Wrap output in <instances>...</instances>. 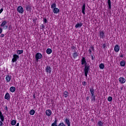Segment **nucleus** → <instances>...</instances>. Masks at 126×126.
Listing matches in <instances>:
<instances>
[{
  "mask_svg": "<svg viewBox=\"0 0 126 126\" xmlns=\"http://www.w3.org/2000/svg\"><path fill=\"white\" fill-rule=\"evenodd\" d=\"M90 93L91 94V101L92 102H95L96 101V97L95 96V91L94 90V88L92 87L90 89Z\"/></svg>",
  "mask_w": 126,
  "mask_h": 126,
  "instance_id": "f257e3e1",
  "label": "nucleus"
},
{
  "mask_svg": "<svg viewBox=\"0 0 126 126\" xmlns=\"http://www.w3.org/2000/svg\"><path fill=\"white\" fill-rule=\"evenodd\" d=\"M81 64L83 65V64H85V68L88 67V68H90V66L89 65H87V62H86V60L85 59V58L82 57L81 60Z\"/></svg>",
  "mask_w": 126,
  "mask_h": 126,
  "instance_id": "f03ea898",
  "label": "nucleus"
},
{
  "mask_svg": "<svg viewBox=\"0 0 126 126\" xmlns=\"http://www.w3.org/2000/svg\"><path fill=\"white\" fill-rule=\"evenodd\" d=\"M42 57L43 56L42 55V54L40 53H37L35 54L36 62H39V60H41V59H42Z\"/></svg>",
  "mask_w": 126,
  "mask_h": 126,
  "instance_id": "7ed1b4c3",
  "label": "nucleus"
},
{
  "mask_svg": "<svg viewBox=\"0 0 126 126\" xmlns=\"http://www.w3.org/2000/svg\"><path fill=\"white\" fill-rule=\"evenodd\" d=\"M17 10L19 13H21V14L24 12V9L21 6H18Z\"/></svg>",
  "mask_w": 126,
  "mask_h": 126,
  "instance_id": "20e7f679",
  "label": "nucleus"
},
{
  "mask_svg": "<svg viewBox=\"0 0 126 126\" xmlns=\"http://www.w3.org/2000/svg\"><path fill=\"white\" fill-rule=\"evenodd\" d=\"M13 59L12 60V63H16V62H17V60L19 59V56L16 55V54H14L13 56Z\"/></svg>",
  "mask_w": 126,
  "mask_h": 126,
  "instance_id": "39448f33",
  "label": "nucleus"
},
{
  "mask_svg": "<svg viewBox=\"0 0 126 126\" xmlns=\"http://www.w3.org/2000/svg\"><path fill=\"white\" fill-rule=\"evenodd\" d=\"M45 70H46V73L51 74V72H52V67H50L49 66H47L45 67Z\"/></svg>",
  "mask_w": 126,
  "mask_h": 126,
  "instance_id": "423d86ee",
  "label": "nucleus"
},
{
  "mask_svg": "<svg viewBox=\"0 0 126 126\" xmlns=\"http://www.w3.org/2000/svg\"><path fill=\"white\" fill-rule=\"evenodd\" d=\"M84 70L85 76H86V77H87V75L88 73H89V70H90V68H88V67L84 68Z\"/></svg>",
  "mask_w": 126,
  "mask_h": 126,
  "instance_id": "0eeeda50",
  "label": "nucleus"
},
{
  "mask_svg": "<svg viewBox=\"0 0 126 126\" xmlns=\"http://www.w3.org/2000/svg\"><path fill=\"white\" fill-rule=\"evenodd\" d=\"M46 115L47 116V117H50V116L52 115V110L50 109H47L46 110Z\"/></svg>",
  "mask_w": 126,
  "mask_h": 126,
  "instance_id": "6e6552de",
  "label": "nucleus"
},
{
  "mask_svg": "<svg viewBox=\"0 0 126 126\" xmlns=\"http://www.w3.org/2000/svg\"><path fill=\"white\" fill-rule=\"evenodd\" d=\"M99 37L101 39H104L105 38V32L103 31L99 32Z\"/></svg>",
  "mask_w": 126,
  "mask_h": 126,
  "instance_id": "1a4fd4ad",
  "label": "nucleus"
},
{
  "mask_svg": "<svg viewBox=\"0 0 126 126\" xmlns=\"http://www.w3.org/2000/svg\"><path fill=\"white\" fill-rule=\"evenodd\" d=\"M119 82H120V83H122V84H124V83H125L126 82V79H125V78L124 77H120L119 79Z\"/></svg>",
  "mask_w": 126,
  "mask_h": 126,
  "instance_id": "9d476101",
  "label": "nucleus"
},
{
  "mask_svg": "<svg viewBox=\"0 0 126 126\" xmlns=\"http://www.w3.org/2000/svg\"><path fill=\"white\" fill-rule=\"evenodd\" d=\"M114 51L116 53H118L120 51V46L119 45H116L114 47Z\"/></svg>",
  "mask_w": 126,
  "mask_h": 126,
  "instance_id": "9b49d317",
  "label": "nucleus"
},
{
  "mask_svg": "<svg viewBox=\"0 0 126 126\" xmlns=\"http://www.w3.org/2000/svg\"><path fill=\"white\" fill-rule=\"evenodd\" d=\"M65 124L67 125V126H70V121L69 120V119L68 118H66L65 119Z\"/></svg>",
  "mask_w": 126,
  "mask_h": 126,
  "instance_id": "f8f14e48",
  "label": "nucleus"
},
{
  "mask_svg": "<svg viewBox=\"0 0 126 126\" xmlns=\"http://www.w3.org/2000/svg\"><path fill=\"white\" fill-rule=\"evenodd\" d=\"M5 79L7 82H9V81L11 80V76L9 75H7L6 77H5Z\"/></svg>",
  "mask_w": 126,
  "mask_h": 126,
  "instance_id": "ddd939ff",
  "label": "nucleus"
},
{
  "mask_svg": "<svg viewBox=\"0 0 126 126\" xmlns=\"http://www.w3.org/2000/svg\"><path fill=\"white\" fill-rule=\"evenodd\" d=\"M0 119L1 122L4 121V116H3V115L2 114V112H1L0 111Z\"/></svg>",
  "mask_w": 126,
  "mask_h": 126,
  "instance_id": "4468645a",
  "label": "nucleus"
},
{
  "mask_svg": "<svg viewBox=\"0 0 126 126\" xmlns=\"http://www.w3.org/2000/svg\"><path fill=\"white\" fill-rule=\"evenodd\" d=\"M85 3H84L82 7V12L83 14L85 15Z\"/></svg>",
  "mask_w": 126,
  "mask_h": 126,
  "instance_id": "2eb2a0df",
  "label": "nucleus"
},
{
  "mask_svg": "<svg viewBox=\"0 0 126 126\" xmlns=\"http://www.w3.org/2000/svg\"><path fill=\"white\" fill-rule=\"evenodd\" d=\"M74 53L72 54V57L74 58V59H75V58H77L78 57V54H77V52H76V50H74Z\"/></svg>",
  "mask_w": 126,
  "mask_h": 126,
  "instance_id": "dca6fc26",
  "label": "nucleus"
},
{
  "mask_svg": "<svg viewBox=\"0 0 126 126\" xmlns=\"http://www.w3.org/2000/svg\"><path fill=\"white\" fill-rule=\"evenodd\" d=\"M26 10L27 11H31V6L30 5H26Z\"/></svg>",
  "mask_w": 126,
  "mask_h": 126,
  "instance_id": "f3484780",
  "label": "nucleus"
},
{
  "mask_svg": "<svg viewBox=\"0 0 126 126\" xmlns=\"http://www.w3.org/2000/svg\"><path fill=\"white\" fill-rule=\"evenodd\" d=\"M53 12L56 14H58L60 12V9L58 8H55L53 9Z\"/></svg>",
  "mask_w": 126,
  "mask_h": 126,
  "instance_id": "a211bd4d",
  "label": "nucleus"
},
{
  "mask_svg": "<svg viewBox=\"0 0 126 126\" xmlns=\"http://www.w3.org/2000/svg\"><path fill=\"white\" fill-rule=\"evenodd\" d=\"M4 99H6V100H9L10 99V96L9 95V93H7L4 96Z\"/></svg>",
  "mask_w": 126,
  "mask_h": 126,
  "instance_id": "6ab92c4d",
  "label": "nucleus"
},
{
  "mask_svg": "<svg viewBox=\"0 0 126 126\" xmlns=\"http://www.w3.org/2000/svg\"><path fill=\"white\" fill-rule=\"evenodd\" d=\"M107 3L108 4L109 9H111V8H112V4L111 3V0H108Z\"/></svg>",
  "mask_w": 126,
  "mask_h": 126,
  "instance_id": "aec40b11",
  "label": "nucleus"
},
{
  "mask_svg": "<svg viewBox=\"0 0 126 126\" xmlns=\"http://www.w3.org/2000/svg\"><path fill=\"white\" fill-rule=\"evenodd\" d=\"M7 23V22L6 21L4 20L2 21V23L0 25L1 27H3V26H5L6 25V24Z\"/></svg>",
  "mask_w": 126,
  "mask_h": 126,
  "instance_id": "412c9836",
  "label": "nucleus"
},
{
  "mask_svg": "<svg viewBox=\"0 0 126 126\" xmlns=\"http://www.w3.org/2000/svg\"><path fill=\"white\" fill-rule=\"evenodd\" d=\"M83 25L82 23H78L75 25V28H79V27H81Z\"/></svg>",
  "mask_w": 126,
  "mask_h": 126,
  "instance_id": "4be33fe9",
  "label": "nucleus"
},
{
  "mask_svg": "<svg viewBox=\"0 0 126 126\" xmlns=\"http://www.w3.org/2000/svg\"><path fill=\"white\" fill-rule=\"evenodd\" d=\"M97 125L98 126H104V122L101 121H99L97 122Z\"/></svg>",
  "mask_w": 126,
  "mask_h": 126,
  "instance_id": "5701e85b",
  "label": "nucleus"
},
{
  "mask_svg": "<svg viewBox=\"0 0 126 126\" xmlns=\"http://www.w3.org/2000/svg\"><path fill=\"white\" fill-rule=\"evenodd\" d=\"M121 66H125L126 65V61L125 60H123L120 62Z\"/></svg>",
  "mask_w": 126,
  "mask_h": 126,
  "instance_id": "b1692460",
  "label": "nucleus"
},
{
  "mask_svg": "<svg viewBox=\"0 0 126 126\" xmlns=\"http://www.w3.org/2000/svg\"><path fill=\"white\" fill-rule=\"evenodd\" d=\"M52 50L51 48H48L46 50V53L48 55H50V54H52Z\"/></svg>",
  "mask_w": 126,
  "mask_h": 126,
  "instance_id": "393cba45",
  "label": "nucleus"
},
{
  "mask_svg": "<svg viewBox=\"0 0 126 126\" xmlns=\"http://www.w3.org/2000/svg\"><path fill=\"white\" fill-rule=\"evenodd\" d=\"M94 47H90L89 49V52L90 55H91V54H92V51H94Z\"/></svg>",
  "mask_w": 126,
  "mask_h": 126,
  "instance_id": "a878e982",
  "label": "nucleus"
},
{
  "mask_svg": "<svg viewBox=\"0 0 126 126\" xmlns=\"http://www.w3.org/2000/svg\"><path fill=\"white\" fill-rule=\"evenodd\" d=\"M30 115H31L32 116H33L35 114V110L34 109H32L30 112H29Z\"/></svg>",
  "mask_w": 126,
  "mask_h": 126,
  "instance_id": "bb28decb",
  "label": "nucleus"
},
{
  "mask_svg": "<svg viewBox=\"0 0 126 126\" xmlns=\"http://www.w3.org/2000/svg\"><path fill=\"white\" fill-rule=\"evenodd\" d=\"M10 91H11L12 93H13V92H15V87H11L10 88Z\"/></svg>",
  "mask_w": 126,
  "mask_h": 126,
  "instance_id": "cd10ccee",
  "label": "nucleus"
},
{
  "mask_svg": "<svg viewBox=\"0 0 126 126\" xmlns=\"http://www.w3.org/2000/svg\"><path fill=\"white\" fill-rule=\"evenodd\" d=\"M57 123H58V120L57 118H55V120L53 123L52 124L51 126H57Z\"/></svg>",
  "mask_w": 126,
  "mask_h": 126,
  "instance_id": "c85d7f7f",
  "label": "nucleus"
},
{
  "mask_svg": "<svg viewBox=\"0 0 126 126\" xmlns=\"http://www.w3.org/2000/svg\"><path fill=\"white\" fill-rule=\"evenodd\" d=\"M105 67V65H104V63H101L99 64V68H100V69H104Z\"/></svg>",
  "mask_w": 126,
  "mask_h": 126,
  "instance_id": "c756f323",
  "label": "nucleus"
},
{
  "mask_svg": "<svg viewBox=\"0 0 126 126\" xmlns=\"http://www.w3.org/2000/svg\"><path fill=\"white\" fill-rule=\"evenodd\" d=\"M11 126H15L16 125V120H12L11 122Z\"/></svg>",
  "mask_w": 126,
  "mask_h": 126,
  "instance_id": "7c9ffc66",
  "label": "nucleus"
},
{
  "mask_svg": "<svg viewBox=\"0 0 126 126\" xmlns=\"http://www.w3.org/2000/svg\"><path fill=\"white\" fill-rule=\"evenodd\" d=\"M57 8V4H56V3H53L51 4V8L52 9H54V8Z\"/></svg>",
  "mask_w": 126,
  "mask_h": 126,
  "instance_id": "2f4dec72",
  "label": "nucleus"
},
{
  "mask_svg": "<svg viewBox=\"0 0 126 126\" xmlns=\"http://www.w3.org/2000/svg\"><path fill=\"white\" fill-rule=\"evenodd\" d=\"M23 50L17 51V55H21V54H23Z\"/></svg>",
  "mask_w": 126,
  "mask_h": 126,
  "instance_id": "473e14b6",
  "label": "nucleus"
},
{
  "mask_svg": "<svg viewBox=\"0 0 126 126\" xmlns=\"http://www.w3.org/2000/svg\"><path fill=\"white\" fill-rule=\"evenodd\" d=\"M63 94L64 95H65V98H67L68 96L67 94H68V93L67 91H65L63 92Z\"/></svg>",
  "mask_w": 126,
  "mask_h": 126,
  "instance_id": "72a5a7b5",
  "label": "nucleus"
},
{
  "mask_svg": "<svg viewBox=\"0 0 126 126\" xmlns=\"http://www.w3.org/2000/svg\"><path fill=\"white\" fill-rule=\"evenodd\" d=\"M107 100L109 102H111L112 100H113V97L112 96H109Z\"/></svg>",
  "mask_w": 126,
  "mask_h": 126,
  "instance_id": "f704fd0d",
  "label": "nucleus"
},
{
  "mask_svg": "<svg viewBox=\"0 0 126 126\" xmlns=\"http://www.w3.org/2000/svg\"><path fill=\"white\" fill-rule=\"evenodd\" d=\"M43 23L44 24H46V23H48V20L46 18H43Z\"/></svg>",
  "mask_w": 126,
  "mask_h": 126,
  "instance_id": "c9c22d12",
  "label": "nucleus"
},
{
  "mask_svg": "<svg viewBox=\"0 0 126 126\" xmlns=\"http://www.w3.org/2000/svg\"><path fill=\"white\" fill-rule=\"evenodd\" d=\"M7 28H8V26L5 25L3 27V29H4L5 30H6V29H7Z\"/></svg>",
  "mask_w": 126,
  "mask_h": 126,
  "instance_id": "e433bc0d",
  "label": "nucleus"
},
{
  "mask_svg": "<svg viewBox=\"0 0 126 126\" xmlns=\"http://www.w3.org/2000/svg\"><path fill=\"white\" fill-rule=\"evenodd\" d=\"M58 126H65V125L64 124H63V123H61L59 124Z\"/></svg>",
  "mask_w": 126,
  "mask_h": 126,
  "instance_id": "4c0bfd02",
  "label": "nucleus"
},
{
  "mask_svg": "<svg viewBox=\"0 0 126 126\" xmlns=\"http://www.w3.org/2000/svg\"><path fill=\"white\" fill-rule=\"evenodd\" d=\"M40 27H41L42 29H44V28H45V25H44V24H42L40 26Z\"/></svg>",
  "mask_w": 126,
  "mask_h": 126,
  "instance_id": "58836bf2",
  "label": "nucleus"
},
{
  "mask_svg": "<svg viewBox=\"0 0 126 126\" xmlns=\"http://www.w3.org/2000/svg\"><path fill=\"white\" fill-rule=\"evenodd\" d=\"M82 84L84 86H85V85H86V82L85 81H84L83 83H82Z\"/></svg>",
  "mask_w": 126,
  "mask_h": 126,
  "instance_id": "ea45409f",
  "label": "nucleus"
},
{
  "mask_svg": "<svg viewBox=\"0 0 126 126\" xmlns=\"http://www.w3.org/2000/svg\"><path fill=\"white\" fill-rule=\"evenodd\" d=\"M71 49H72V50H75V49H76V48L74 46H72L71 47Z\"/></svg>",
  "mask_w": 126,
  "mask_h": 126,
  "instance_id": "a19ab883",
  "label": "nucleus"
},
{
  "mask_svg": "<svg viewBox=\"0 0 126 126\" xmlns=\"http://www.w3.org/2000/svg\"><path fill=\"white\" fill-rule=\"evenodd\" d=\"M2 125H3V123H2V121H0V126H2Z\"/></svg>",
  "mask_w": 126,
  "mask_h": 126,
  "instance_id": "79ce46f5",
  "label": "nucleus"
},
{
  "mask_svg": "<svg viewBox=\"0 0 126 126\" xmlns=\"http://www.w3.org/2000/svg\"><path fill=\"white\" fill-rule=\"evenodd\" d=\"M2 33V28H0V34H1Z\"/></svg>",
  "mask_w": 126,
  "mask_h": 126,
  "instance_id": "37998d69",
  "label": "nucleus"
},
{
  "mask_svg": "<svg viewBox=\"0 0 126 126\" xmlns=\"http://www.w3.org/2000/svg\"><path fill=\"white\" fill-rule=\"evenodd\" d=\"M0 38H3V37H4V34H1L0 35Z\"/></svg>",
  "mask_w": 126,
  "mask_h": 126,
  "instance_id": "c03bdc74",
  "label": "nucleus"
},
{
  "mask_svg": "<svg viewBox=\"0 0 126 126\" xmlns=\"http://www.w3.org/2000/svg\"><path fill=\"white\" fill-rule=\"evenodd\" d=\"M2 11H3V8H1L0 9V13H1V12H2Z\"/></svg>",
  "mask_w": 126,
  "mask_h": 126,
  "instance_id": "a18cd8bd",
  "label": "nucleus"
},
{
  "mask_svg": "<svg viewBox=\"0 0 126 126\" xmlns=\"http://www.w3.org/2000/svg\"><path fill=\"white\" fill-rule=\"evenodd\" d=\"M91 57L92 58V60L94 61V57H93V55H91Z\"/></svg>",
  "mask_w": 126,
  "mask_h": 126,
  "instance_id": "49530a36",
  "label": "nucleus"
},
{
  "mask_svg": "<svg viewBox=\"0 0 126 126\" xmlns=\"http://www.w3.org/2000/svg\"><path fill=\"white\" fill-rule=\"evenodd\" d=\"M103 49H105V48H106V44H103Z\"/></svg>",
  "mask_w": 126,
  "mask_h": 126,
  "instance_id": "de8ad7c7",
  "label": "nucleus"
},
{
  "mask_svg": "<svg viewBox=\"0 0 126 126\" xmlns=\"http://www.w3.org/2000/svg\"><path fill=\"white\" fill-rule=\"evenodd\" d=\"M86 100H87V101H88V100H89V96H87L86 97Z\"/></svg>",
  "mask_w": 126,
  "mask_h": 126,
  "instance_id": "09e8293b",
  "label": "nucleus"
},
{
  "mask_svg": "<svg viewBox=\"0 0 126 126\" xmlns=\"http://www.w3.org/2000/svg\"><path fill=\"white\" fill-rule=\"evenodd\" d=\"M5 110H6L7 111H8V109H7V106H6L5 107Z\"/></svg>",
  "mask_w": 126,
  "mask_h": 126,
  "instance_id": "8fccbe9b",
  "label": "nucleus"
},
{
  "mask_svg": "<svg viewBox=\"0 0 126 126\" xmlns=\"http://www.w3.org/2000/svg\"><path fill=\"white\" fill-rule=\"evenodd\" d=\"M120 58H124V55L123 54L120 55Z\"/></svg>",
  "mask_w": 126,
  "mask_h": 126,
  "instance_id": "3c124183",
  "label": "nucleus"
},
{
  "mask_svg": "<svg viewBox=\"0 0 126 126\" xmlns=\"http://www.w3.org/2000/svg\"><path fill=\"white\" fill-rule=\"evenodd\" d=\"M15 126H19V123H17Z\"/></svg>",
  "mask_w": 126,
  "mask_h": 126,
  "instance_id": "603ef678",
  "label": "nucleus"
},
{
  "mask_svg": "<svg viewBox=\"0 0 126 126\" xmlns=\"http://www.w3.org/2000/svg\"><path fill=\"white\" fill-rule=\"evenodd\" d=\"M33 97L34 98V99H35V94L33 95Z\"/></svg>",
  "mask_w": 126,
  "mask_h": 126,
  "instance_id": "864d4df0",
  "label": "nucleus"
},
{
  "mask_svg": "<svg viewBox=\"0 0 126 126\" xmlns=\"http://www.w3.org/2000/svg\"><path fill=\"white\" fill-rule=\"evenodd\" d=\"M94 1L95 0H93Z\"/></svg>",
  "mask_w": 126,
  "mask_h": 126,
  "instance_id": "5fc2aeb1",
  "label": "nucleus"
}]
</instances>
